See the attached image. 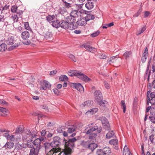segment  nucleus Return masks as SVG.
I'll list each match as a JSON object with an SVG mask.
<instances>
[{
    "label": "nucleus",
    "instance_id": "obj_1",
    "mask_svg": "<svg viewBox=\"0 0 155 155\" xmlns=\"http://www.w3.org/2000/svg\"><path fill=\"white\" fill-rule=\"evenodd\" d=\"M68 75L70 76H75L85 82L91 81V79L82 72L75 70H72L68 72Z\"/></svg>",
    "mask_w": 155,
    "mask_h": 155
},
{
    "label": "nucleus",
    "instance_id": "obj_2",
    "mask_svg": "<svg viewBox=\"0 0 155 155\" xmlns=\"http://www.w3.org/2000/svg\"><path fill=\"white\" fill-rule=\"evenodd\" d=\"M101 128H98L97 126H95L89 129L86 132V134L89 135V140H94L97 136V134H99L101 131Z\"/></svg>",
    "mask_w": 155,
    "mask_h": 155
},
{
    "label": "nucleus",
    "instance_id": "obj_3",
    "mask_svg": "<svg viewBox=\"0 0 155 155\" xmlns=\"http://www.w3.org/2000/svg\"><path fill=\"white\" fill-rule=\"evenodd\" d=\"M77 139L74 137L69 139L68 142L65 143V148L64 150V153L65 155H68L71 154L72 150L69 147H74V142Z\"/></svg>",
    "mask_w": 155,
    "mask_h": 155
},
{
    "label": "nucleus",
    "instance_id": "obj_4",
    "mask_svg": "<svg viewBox=\"0 0 155 155\" xmlns=\"http://www.w3.org/2000/svg\"><path fill=\"white\" fill-rule=\"evenodd\" d=\"M5 42L7 44L8 50L9 51L15 49L19 46V45L16 43V41L12 37L8 38V39L6 40Z\"/></svg>",
    "mask_w": 155,
    "mask_h": 155
},
{
    "label": "nucleus",
    "instance_id": "obj_5",
    "mask_svg": "<svg viewBox=\"0 0 155 155\" xmlns=\"http://www.w3.org/2000/svg\"><path fill=\"white\" fill-rule=\"evenodd\" d=\"M60 138L58 136H55L53 137V140L50 143L52 148L61 151V148L59 147L61 143L60 141Z\"/></svg>",
    "mask_w": 155,
    "mask_h": 155
},
{
    "label": "nucleus",
    "instance_id": "obj_6",
    "mask_svg": "<svg viewBox=\"0 0 155 155\" xmlns=\"http://www.w3.org/2000/svg\"><path fill=\"white\" fill-rule=\"evenodd\" d=\"M51 87L49 83L46 81H38L37 84V87L40 90H45L47 88Z\"/></svg>",
    "mask_w": 155,
    "mask_h": 155
},
{
    "label": "nucleus",
    "instance_id": "obj_7",
    "mask_svg": "<svg viewBox=\"0 0 155 155\" xmlns=\"http://www.w3.org/2000/svg\"><path fill=\"white\" fill-rule=\"evenodd\" d=\"M111 152V149L109 147H105L102 149H97L96 154L97 155H108Z\"/></svg>",
    "mask_w": 155,
    "mask_h": 155
},
{
    "label": "nucleus",
    "instance_id": "obj_8",
    "mask_svg": "<svg viewBox=\"0 0 155 155\" xmlns=\"http://www.w3.org/2000/svg\"><path fill=\"white\" fill-rule=\"evenodd\" d=\"M21 37L23 40H26V41H22V43L24 44L28 45L30 44V41L29 40H28V39L30 37V34L28 31H25L23 32L21 34Z\"/></svg>",
    "mask_w": 155,
    "mask_h": 155
},
{
    "label": "nucleus",
    "instance_id": "obj_9",
    "mask_svg": "<svg viewBox=\"0 0 155 155\" xmlns=\"http://www.w3.org/2000/svg\"><path fill=\"white\" fill-rule=\"evenodd\" d=\"M147 97L148 104L150 103L152 105H153L155 104V93H151L150 91H148L147 94Z\"/></svg>",
    "mask_w": 155,
    "mask_h": 155
},
{
    "label": "nucleus",
    "instance_id": "obj_10",
    "mask_svg": "<svg viewBox=\"0 0 155 155\" xmlns=\"http://www.w3.org/2000/svg\"><path fill=\"white\" fill-rule=\"evenodd\" d=\"M71 86L73 88L76 89L81 92L84 91V88L80 84L72 83Z\"/></svg>",
    "mask_w": 155,
    "mask_h": 155
},
{
    "label": "nucleus",
    "instance_id": "obj_11",
    "mask_svg": "<svg viewBox=\"0 0 155 155\" xmlns=\"http://www.w3.org/2000/svg\"><path fill=\"white\" fill-rule=\"evenodd\" d=\"M94 96L95 100L97 101L101 100L102 97V94L101 91H96L94 93Z\"/></svg>",
    "mask_w": 155,
    "mask_h": 155
},
{
    "label": "nucleus",
    "instance_id": "obj_12",
    "mask_svg": "<svg viewBox=\"0 0 155 155\" xmlns=\"http://www.w3.org/2000/svg\"><path fill=\"white\" fill-rule=\"evenodd\" d=\"M82 47H84L87 50L93 52L96 51V49L94 48L91 47L87 43H84L82 45Z\"/></svg>",
    "mask_w": 155,
    "mask_h": 155
},
{
    "label": "nucleus",
    "instance_id": "obj_13",
    "mask_svg": "<svg viewBox=\"0 0 155 155\" xmlns=\"http://www.w3.org/2000/svg\"><path fill=\"white\" fill-rule=\"evenodd\" d=\"M81 12L80 11L77 10H74L71 12L70 15L75 18L81 17Z\"/></svg>",
    "mask_w": 155,
    "mask_h": 155
},
{
    "label": "nucleus",
    "instance_id": "obj_14",
    "mask_svg": "<svg viewBox=\"0 0 155 155\" xmlns=\"http://www.w3.org/2000/svg\"><path fill=\"white\" fill-rule=\"evenodd\" d=\"M60 151L58 150L51 148L47 153L46 155H56V154ZM62 152H60L58 155H60Z\"/></svg>",
    "mask_w": 155,
    "mask_h": 155
},
{
    "label": "nucleus",
    "instance_id": "obj_15",
    "mask_svg": "<svg viewBox=\"0 0 155 155\" xmlns=\"http://www.w3.org/2000/svg\"><path fill=\"white\" fill-rule=\"evenodd\" d=\"M97 147V145L96 144L94 143L93 141L91 140L90 143H89L88 149H90L93 151L95 148Z\"/></svg>",
    "mask_w": 155,
    "mask_h": 155
},
{
    "label": "nucleus",
    "instance_id": "obj_16",
    "mask_svg": "<svg viewBox=\"0 0 155 155\" xmlns=\"http://www.w3.org/2000/svg\"><path fill=\"white\" fill-rule=\"evenodd\" d=\"M40 149L33 147L30 150L29 155H38Z\"/></svg>",
    "mask_w": 155,
    "mask_h": 155
},
{
    "label": "nucleus",
    "instance_id": "obj_17",
    "mask_svg": "<svg viewBox=\"0 0 155 155\" xmlns=\"http://www.w3.org/2000/svg\"><path fill=\"white\" fill-rule=\"evenodd\" d=\"M60 25V26L65 29H68L71 26L69 23H68V22L64 21H61Z\"/></svg>",
    "mask_w": 155,
    "mask_h": 155
},
{
    "label": "nucleus",
    "instance_id": "obj_18",
    "mask_svg": "<svg viewBox=\"0 0 155 155\" xmlns=\"http://www.w3.org/2000/svg\"><path fill=\"white\" fill-rule=\"evenodd\" d=\"M87 21L84 18L81 17V18H80V19H78L77 21L78 24V25L81 26H84L87 24Z\"/></svg>",
    "mask_w": 155,
    "mask_h": 155
},
{
    "label": "nucleus",
    "instance_id": "obj_19",
    "mask_svg": "<svg viewBox=\"0 0 155 155\" xmlns=\"http://www.w3.org/2000/svg\"><path fill=\"white\" fill-rule=\"evenodd\" d=\"M46 19L51 24L54 20H56V17L54 15L52 16L49 15L46 17Z\"/></svg>",
    "mask_w": 155,
    "mask_h": 155
},
{
    "label": "nucleus",
    "instance_id": "obj_20",
    "mask_svg": "<svg viewBox=\"0 0 155 155\" xmlns=\"http://www.w3.org/2000/svg\"><path fill=\"white\" fill-rule=\"evenodd\" d=\"M91 140H89H89L87 141H81L80 144L83 147L88 148L89 145L90 143Z\"/></svg>",
    "mask_w": 155,
    "mask_h": 155
},
{
    "label": "nucleus",
    "instance_id": "obj_21",
    "mask_svg": "<svg viewBox=\"0 0 155 155\" xmlns=\"http://www.w3.org/2000/svg\"><path fill=\"white\" fill-rule=\"evenodd\" d=\"M66 19L67 21L70 25H72V24L75 21V18L71 15L70 16L68 17Z\"/></svg>",
    "mask_w": 155,
    "mask_h": 155
},
{
    "label": "nucleus",
    "instance_id": "obj_22",
    "mask_svg": "<svg viewBox=\"0 0 155 155\" xmlns=\"http://www.w3.org/2000/svg\"><path fill=\"white\" fill-rule=\"evenodd\" d=\"M102 123L103 125L105 127V129L109 130L110 127V124L107 120L105 118V120H102Z\"/></svg>",
    "mask_w": 155,
    "mask_h": 155
},
{
    "label": "nucleus",
    "instance_id": "obj_23",
    "mask_svg": "<svg viewBox=\"0 0 155 155\" xmlns=\"http://www.w3.org/2000/svg\"><path fill=\"white\" fill-rule=\"evenodd\" d=\"M14 146V143L11 142H8L6 143L4 147L6 149H11Z\"/></svg>",
    "mask_w": 155,
    "mask_h": 155
},
{
    "label": "nucleus",
    "instance_id": "obj_24",
    "mask_svg": "<svg viewBox=\"0 0 155 155\" xmlns=\"http://www.w3.org/2000/svg\"><path fill=\"white\" fill-rule=\"evenodd\" d=\"M41 140L39 138H37L33 142L34 144L36 146V148L40 149Z\"/></svg>",
    "mask_w": 155,
    "mask_h": 155
},
{
    "label": "nucleus",
    "instance_id": "obj_25",
    "mask_svg": "<svg viewBox=\"0 0 155 155\" xmlns=\"http://www.w3.org/2000/svg\"><path fill=\"white\" fill-rule=\"evenodd\" d=\"M93 101L90 100H88L84 102L82 104V106L85 107H90L91 105L93 104Z\"/></svg>",
    "mask_w": 155,
    "mask_h": 155
},
{
    "label": "nucleus",
    "instance_id": "obj_26",
    "mask_svg": "<svg viewBox=\"0 0 155 155\" xmlns=\"http://www.w3.org/2000/svg\"><path fill=\"white\" fill-rule=\"evenodd\" d=\"M98 110V109L97 108H94L87 111L86 113V114L87 115H88L89 114L91 115H92L97 112Z\"/></svg>",
    "mask_w": 155,
    "mask_h": 155
},
{
    "label": "nucleus",
    "instance_id": "obj_27",
    "mask_svg": "<svg viewBox=\"0 0 155 155\" xmlns=\"http://www.w3.org/2000/svg\"><path fill=\"white\" fill-rule=\"evenodd\" d=\"M130 153L126 145H125L123 150V155H130Z\"/></svg>",
    "mask_w": 155,
    "mask_h": 155
},
{
    "label": "nucleus",
    "instance_id": "obj_28",
    "mask_svg": "<svg viewBox=\"0 0 155 155\" xmlns=\"http://www.w3.org/2000/svg\"><path fill=\"white\" fill-rule=\"evenodd\" d=\"M51 24L53 27L57 28L60 27V25L59 21L57 18L56 20H54Z\"/></svg>",
    "mask_w": 155,
    "mask_h": 155
},
{
    "label": "nucleus",
    "instance_id": "obj_29",
    "mask_svg": "<svg viewBox=\"0 0 155 155\" xmlns=\"http://www.w3.org/2000/svg\"><path fill=\"white\" fill-rule=\"evenodd\" d=\"M7 49H8V46L6 44L3 43L0 45V51H5Z\"/></svg>",
    "mask_w": 155,
    "mask_h": 155
},
{
    "label": "nucleus",
    "instance_id": "obj_30",
    "mask_svg": "<svg viewBox=\"0 0 155 155\" xmlns=\"http://www.w3.org/2000/svg\"><path fill=\"white\" fill-rule=\"evenodd\" d=\"M85 7L88 10L91 9L94 7L93 2L90 1L88 2L86 4Z\"/></svg>",
    "mask_w": 155,
    "mask_h": 155
},
{
    "label": "nucleus",
    "instance_id": "obj_31",
    "mask_svg": "<svg viewBox=\"0 0 155 155\" xmlns=\"http://www.w3.org/2000/svg\"><path fill=\"white\" fill-rule=\"evenodd\" d=\"M44 147L45 149V151L48 152V151L52 148L51 143H44Z\"/></svg>",
    "mask_w": 155,
    "mask_h": 155
},
{
    "label": "nucleus",
    "instance_id": "obj_32",
    "mask_svg": "<svg viewBox=\"0 0 155 155\" xmlns=\"http://www.w3.org/2000/svg\"><path fill=\"white\" fill-rule=\"evenodd\" d=\"M132 55V52L130 51H126L124 54V56L125 59L129 58Z\"/></svg>",
    "mask_w": 155,
    "mask_h": 155
},
{
    "label": "nucleus",
    "instance_id": "obj_33",
    "mask_svg": "<svg viewBox=\"0 0 155 155\" xmlns=\"http://www.w3.org/2000/svg\"><path fill=\"white\" fill-rule=\"evenodd\" d=\"M114 134V133L113 130L109 131L106 135L107 138L110 139L112 137Z\"/></svg>",
    "mask_w": 155,
    "mask_h": 155
},
{
    "label": "nucleus",
    "instance_id": "obj_34",
    "mask_svg": "<svg viewBox=\"0 0 155 155\" xmlns=\"http://www.w3.org/2000/svg\"><path fill=\"white\" fill-rule=\"evenodd\" d=\"M0 111L3 114H2V115L5 116L7 114L8 112V110L5 108L0 107Z\"/></svg>",
    "mask_w": 155,
    "mask_h": 155
},
{
    "label": "nucleus",
    "instance_id": "obj_35",
    "mask_svg": "<svg viewBox=\"0 0 155 155\" xmlns=\"http://www.w3.org/2000/svg\"><path fill=\"white\" fill-rule=\"evenodd\" d=\"M116 58L117 56L112 57L107 59V62L110 63V64L111 62L114 63L116 61Z\"/></svg>",
    "mask_w": 155,
    "mask_h": 155
},
{
    "label": "nucleus",
    "instance_id": "obj_36",
    "mask_svg": "<svg viewBox=\"0 0 155 155\" xmlns=\"http://www.w3.org/2000/svg\"><path fill=\"white\" fill-rule=\"evenodd\" d=\"M85 18L86 20L87 21H89L91 20L94 19V17L93 15L88 14L87 15Z\"/></svg>",
    "mask_w": 155,
    "mask_h": 155
},
{
    "label": "nucleus",
    "instance_id": "obj_37",
    "mask_svg": "<svg viewBox=\"0 0 155 155\" xmlns=\"http://www.w3.org/2000/svg\"><path fill=\"white\" fill-rule=\"evenodd\" d=\"M146 29V27L145 26H143L138 31L137 33V35H138L143 32Z\"/></svg>",
    "mask_w": 155,
    "mask_h": 155
},
{
    "label": "nucleus",
    "instance_id": "obj_38",
    "mask_svg": "<svg viewBox=\"0 0 155 155\" xmlns=\"http://www.w3.org/2000/svg\"><path fill=\"white\" fill-rule=\"evenodd\" d=\"M109 143L111 145H116L117 144L118 141L117 139H112L110 140Z\"/></svg>",
    "mask_w": 155,
    "mask_h": 155
},
{
    "label": "nucleus",
    "instance_id": "obj_39",
    "mask_svg": "<svg viewBox=\"0 0 155 155\" xmlns=\"http://www.w3.org/2000/svg\"><path fill=\"white\" fill-rule=\"evenodd\" d=\"M23 130V128L21 126H19L17 127L15 130V133H18L21 132Z\"/></svg>",
    "mask_w": 155,
    "mask_h": 155
},
{
    "label": "nucleus",
    "instance_id": "obj_40",
    "mask_svg": "<svg viewBox=\"0 0 155 155\" xmlns=\"http://www.w3.org/2000/svg\"><path fill=\"white\" fill-rule=\"evenodd\" d=\"M121 105L123 110V112L125 113L126 110V106L124 101H121Z\"/></svg>",
    "mask_w": 155,
    "mask_h": 155
},
{
    "label": "nucleus",
    "instance_id": "obj_41",
    "mask_svg": "<svg viewBox=\"0 0 155 155\" xmlns=\"http://www.w3.org/2000/svg\"><path fill=\"white\" fill-rule=\"evenodd\" d=\"M99 104L100 106H105L107 104V102L104 100L103 101H99Z\"/></svg>",
    "mask_w": 155,
    "mask_h": 155
},
{
    "label": "nucleus",
    "instance_id": "obj_42",
    "mask_svg": "<svg viewBox=\"0 0 155 155\" xmlns=\"http://www.w3.org/2000/svg\"><path fill=\"white\" fill-rule=\"evenodd\" d=\"M34 144L32 142V140H28L27 144V146L28 147L32 148L33 146V144Z\"/></svg>",
    "mask_w": 155,
    "mask_h": 155
},
{
    "label": "nucleus",
    "instance_id": "obj_43",
    "mask_svg": "<svg viewBox=\"0 0 155 155\" xmlns=\"http://www.w3.org/2000/svg\"><path fill=\"white\" fill-rule=\"evenodd\" d=\"M75 127L73 126L72 127L69 128L68 130V132L69 133H71L75 130Z\"/></svg>",
    "mask_w": 155,
    "mask_h": 155
},
{
    "label": "nucleus",
    "instance_id": "obj_44",
    "mask_svg": "<svg viewBox=\"0 0 155 155\" xmlns=\"http://www.w3.org/2000/svg\"><path fill=\"white\" fill-rule=\"evenodd\" d=\"M59 80L61 81H67L68 77L66 75H61L60 77Z\"/></svg>",
    "mask_w": 155,
    "mask_h": 155
},
{
    "label": "nucleus",
    "instance_id": "obj_45",
    "mask_svg": "<svg viewBox=\"0 0 155 155\" xmlns=\"http://www.w3.org/2000/svg\"><path fill=\"white\" fill-rule=\"evenodd\" d=\"M68 56L74 61L76 62L77 61V59L75 58V57L74 55L70 54L68 55Z\"/></svg>",
    "mask_w": 155,
    "mask_h": 155
},
{
    "label": "nucleus",
    "instance_id": "obj_46",
    "mask_svg": "<svg viewBox=\"0 0 155 155\" xmlns=\"http://www.w3.org/2000/svg\"><path fill=\"white\" fill-rule=\"evenodd\" d=\"M12 19L14 21V22H16L18 20V18L16 15H14L11 17Z\"/></svg>",
    "mask_w": 155,
    "mask_h": 155
},
{
    "label": "nucleus",
    "instance_id": "obj_47",
    "mask_svg": "<svg viewBox=\"0 0 155 155\" xmlns=\"http://www.w3.org/2000/svg\"><path fill=\"white\" fill-rule=\"evenodd\" d=\"M24 25L25 28L28 30H31L29 26V25L28 22H25L24 23Z\"/></svg>",
    "mask_w": 155,
    "mask_h": 155
},
{
    "label": "nucleus",
    "instance_id": "obj_48",
    "mask_svg": "<svg viewBox=\"0 0 155 155\" xmlns=\"http://www.w3.org/2000/svg\"><path fill=\"white\" fill-rule=\"evenodd\" d=\"M59 11L60 14H63L67 12V10L65 8L62 7L59 9Z\"/></svg>",
    "mask_w": 155,
    "mask_h": 155
},
{
    "label": "nucleus",
    "instance_id": "obj_49",
    "mask_svg": "<svg viewBox=\"0 0 155 155\" xmlns=\"http://www.w3.org/2000/svg\"><path fill=\"white\" fill-rule=\"evenodd\" d=\"M150 113L151 115L155 116V107H152L150 110Z\"/></svg>",
    "mask_w": 155,
    "mask_h": 155
},
{
    "label": "nucleus",
    "instance_id": "obj_50",
    "mask_svg": "<svg viewBox=\"0 0 155 155\" xmlns=\"http://www.w3.org/2000/svg\"><path fill=\"white\" fill-rule=\"evenodd\" d=\"M18 7L14 5L12 6L11 11L13 13H15L17 10Z\"/></svg>",
    "mask_w": 155,
    "mask_h": 155
},
{
    "label": "nucleus",
    "instance_id": "obj_51",
    "mask_svg": "<svg viewBox=\"0 0 155 155\" xmlns=\"http://www.w3.org/2000/svg\"><path fill=\"white\" fill-rule=\"evenodd\" d=\"M100 31H97L92 34L91 35V36L92 37H95L97 36L100 33Z\"/></svg>",
    "mask_w": 155,
    "mask_h": 155
},
{
    "label": "nucleus",
    "instance_id": "obj_52",
    "mask_svg": "<svg viewBox=\"0 0 155 155\" xmlns=\"http://www.w3.org/2000/svg\"><path fill=\"white\" fill-rule=\"evenodd\" d=\"M24 134H26L27 135V136L30 137L31 135V132L30 131V130L26 129L25 130V132Z\"/></svg>",
    "mask_w": 155,
    "mask_h": 155
},
{
    "label": "nucleus",
    "instance_id": "obj_53",
    "mask_svg": "<svg viewBox=\"0 0 155 155\" xmlns=\"http://www.w3.org/2000/svg\"><path fill=\"white\" fill-rule=\"evenodd\" d=\"M21 140V138L20 137H15L14 142H15L16 144L18 143Z\"/></svg>",
    "mask_w": 155,
    "mask_h": 155
},
{
    "label": "nucleus",
    "instance_id": "obj_54",
    "mask_svg": "<svg viewBox=\"0 0 155 155\" xmlns=\"http://www.w3.org/2000/svg\"><path fill=\"white\" fill-rule=\"evenodd\" d=\"M142 56H145V57H147V56H148V49L147 47L145 48V49L142 54Z\"/></svg>",
    "mask_w": 155,
    "mask_h": 155
},
{
    "label": "nucleus",
    "instance_id": "obj_55",
    "mask_svg": "<svg viewBox=\"0 0 155 155\" xmlns=\"http://www.w3.org/2000/svg\"><path fill=\"white\" fill-rule=\"evenodd\" d=\"M16 147L19 150L22 149L23 148L22 145L20 144L19 143L16 144Z\"/></svg>",
    "mask_w": 155,
    "mask_h": 155
},
{
    "label": "nucleus",
    "instance_id": "obj_56",
    "mask_svg": "<svg viewBox=\"0 0 155 155\" xmlns=\"http://www.w3.org/2000/svg\"><path fill=\"white\" fill-rule=\"evenodd\" d=\"M15 137L14 135H11L8 137V140L14 142Z\"/></svg>",
    "mask_w": 155,
    "mask_h": 155
},
{
    "label": "nucleus",
    "instance_id": "obj_57",
    "mask_svg": "<svg viewBox=\"0 0 155 155\" xmlns=\"http://www.w3.org/2000/svg\"><path fill=\"white\" fill-rule=\"evenodd\" d=\"M52 90L55 95L57 96L59 95V92L58 89L56 88H54Z\"/></svg>",
    "mask_w": 155,
    "mask_h": 155
},
{
    "label": "nucleus",
    "instance_id": "obj_58",
    "mask_svg": "<svg viewBox=\"0 0 155 155\" xmlns=\"http://www.w3.org/2000/svg\"><path fill=\"white\" fill-rule=\"evenodd\" d=\"M29 137H30L27 136V135L26 134L24 133L22 134V140L24 141L26 140Z\"/></svg>",
    "mask_w": 155,
    "mask_h": 155
},
{
    "label": "nucleus",
    "instance_id": "obj_59",
    "mask_svg": "<svg viewBox=\"0 0 155 155\" xmlns=\"http://www.w3.org/2000/svg\"><path fill=\"white\" fill-rule=\"evenodd\" d=\"M150 120L153 123L155 124V117L154 116H150L149 117Z\"/></svg>",
    "mask_w": 155,
    "mask_h": 155
},
{
    "label": "nucleus",
    "instance_id": "obj_60",
    "mask_svg": "<svg viewBox=\"0 0 155 155\" xmlns=\"http://www.w3.org/2000/svg\"><path fill=\"white\" fill-rule=\"evenodd\" d=\"M106 55L105 54H100L99 55V58L101 59H105L106 58Z\"/></svg>",
    "mask_w": 155,
    "mask_h": 155
},
{
    "label": "nucleus",
    "instance_id": "obj_61",
    "mask_svg": "<svg viewBox=\"0 0 155 155\" xmlns=\"http://www.w3.org/2000/svg\"><path fill=\"white\" fill-rule=\"evenodd\" d=\"M83 5H84L83 4H82L80 5H76V6H77V8L78 10H82V7H83Z\"/></svg>",
    "mask_w": 155,
    "mask_h": 155
},
{
    "label": "nucleus",
    "instance_id": "obj_62",
    "mask_svg": "<svg viewBox=\"0 0 155 155\" xmlns=\"http://www.w3.org/2000/svg\"><path fill=\"white\" fill-rule=\"evenodd\" d=\"M0 104L2 105H7L8 103L3 100H0Z\"/></svg>",
    "mask_w": 155,
    "mask_h": 155
},
{
    "label": "nucleus",
    "instance_id": "obj_63",
    "mask_svg": "<svg viewBox=\"0 0 155 155\" xmlns=\"http://www.w3.org/2000/svg\"><path fill=\"white\" fill-rule=\"evenodd\" d=\"M64 6L67 8H69L71 7V4L66 2H64Z\"/></svg>",
    "mask_w": 155,
    "mask_h": 155
},
{
    "label": "nucleus",
    "instance_id": "obj_64",
    "mask_svg": "<svg viewBox=\"0 0 155 155\" xmlns=\"http://www.w3.org/2000/svg\"><path fill=\"white\" fill-rule=\"evenodd\" d=\"M141 12V10H139L137 13L135 14L133 16L134 17H137L138 16H139Z\"/></svg>",
    "mask_w": 155,
    "mask_h": 155
}]
</instances>
